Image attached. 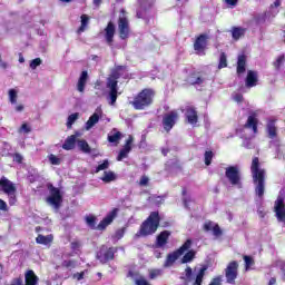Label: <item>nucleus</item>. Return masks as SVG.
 I'll return each mask as SVG.
<instances>
[{
	"mask_svg": "<svg viewBox=\"0 0 285 285\" xmlns=\"http://www.w3.org/2000/svg\"><path fill=\"white\" fill-rule=\"evenodd\" d=\"M279 6H282V2L279 0H276L272 6H271V10H272V14L273 17H275V14H277V9L275 8H279Z\"/></svg>",
	"mask_w": 285,
	"mask_h": 285,
	"instance_id": "nucleus-48",
	"label": "nucleus"
},
{
	"mask_svg": "<svg viewBox=\"0 0 285 285\" xmlns=\"http://www.w3.org/2000/svg\"><path fill=\"white\" fill-rule=\"evenodd\" d=\"M49 196L47 197V204L51 206L55 210L61 208L63 202V196H61V190L52 185H48Z\"/></svg>",
	"mask_w": 285,
	"mask_h": 285,
	"instance_id": "nucleus-9",
	"label": "nucleus"
},
{
	"mask_svg": "<svg viewBox=\"0 0 285 285\" xmlns=\"http://www.w3.org/2000/svg\"><path fill=\"white\" fill-rule=\"evenodd\" d=\"M277 266H278V268L281 271V279H283V282H285V263L279 261L277 263Z\"/></svg>",
	"mask_w": 285,
	"mask_h": 285,
	"instance_id": "nucleus-47",
	"label": "nucleus"
},
{
	"mask_svg": "<svg viewBox=\"0 0 285 285\" xmlns=\"http://www.w3.org/2000/svg\"><path fill=\"white\" fill-rule=\"evenodd\" d=\"M168 237H170V232H168V230L161 232L157 236V240H156L157 247L164 248V246H166V244H168Z\"/></svg>",
	"mask_w": 285,
	"mask_h": 285,
	"instance_id": "nucleus-24",
	"label": "nucleus"
},
{
	"mask_svg": "<svg viewBox=\"0 0 285 285\" xmlns=\"http://www.w3.org/2000/svg\"><path fill=\"white\" fill-rule=\"evenodd\" d=\"M116 253V247H108L106 245H102L96 253V259H98L100 264H108V262H112V259H115Z\"/></svg>",
	"mask_w": 285,
	"mask_h": 285,
	"instance_id": "nucleus-10",
	"label": "nucleus"
},
{
	"mask_svg": "<svg viewBox=\"0 0 285 285\" xmlns=\"http://www.w3.org/2000/svg\"><path fill=\"white\" fill-rule=\"evenodd\" d=\"M32 129L30 128V126H28V124H22V126L19 129V132H26V135H28V132H31Z\"/></svg>",
	"mask_w": 285,
	"mask_h": 285,
	"instance_id": "nucleus-50",
	"label": "nucleus"
},
{
	"mask_svg": "<svg viewBox=\"0 0 285 285\" xmlns=\"http://www.w3.org/2000/svg\"><path fill=\"white\" fill-rule=\"evenodd\" d=\"M189 83H191L193 86H195V85L199 86V85L204 83V78H202L199 76H191L189 78Z\"/></svg>",
	"mask_w": 285,
	"mask_h": 285,
	"instance_id": "nucleus-39",
	"label": "nucleus"
},
{
	"mask_svg": "<svg viewBox=\"0 0 285 285\" xmlns=\"http://www.w3.org/2000/svg\"><path fill=\"white\" fill-rule=\"evenodd\" d=\"M282 63H284V56H279L275 62V67L277 69L282 68Z\"/></svg>",
	"mask_w": 285,
	"mask_h": 285,
	"instance_id": "nucleus-55",
	"label": "nucleus"
},
{
	"mask_svg": "<svg viewBox=\"0 0 285 285\" xmlns=\"http://www.w3.org/2000/svg\"><path fill=\"white\" fill-rule=\"evenodd\" d=\"M12 285H23V281H21V278H17Z\"/></svg>",
	"mask_w": 285,
	"mask_h": 285,
	"instance_id": "nucleus-64",
	"label": "nucleus"
},
{
	"mask_svg": "<svg viewBox=\"0 0 285 285\" xmlns=\"http://www.w3.org/2000/svg\"><path fill=\"white\" fill-rule=\"evenodd\" d=\"M228 66L227 60H226V53H220L219 57V63H218V68L219 70H222V68H226Z\"/></svg>",
	"mask_w": 285,
	"mask_h": 285,
	"instance_id": "nucleus-41",
	"label": "nucleus"
},
{
	"mask_svg": "<svg viewBox=\"0 0 285 285\" xmlns=\"http://www.w3.org/2000/svg\"><path fill=\"white\" fill-rule=\"evenodd\" d=\"M245 33H246V29H244V28L234 27L232 29V37H233V39H235V41L242 39V37H244Z\"/></svg>",
	"mask_w": 285,
	"mask_h": 285,
	"instance_id": "nucleus-31",
	"label": "nucleus"
},
{
	"mask_svg": "<svg viewBox=\"0 0 285 285\" xmlns=\"http://www.w3.org/2000/svg\"><path fill=\"white\" fill-rule=\"evenodd\" d=\"M114 38H115V23L109 22L105 29V39L108 46H112Z\"/></svg>",
	"mask_w": 285,
	"mask_h": 285,
	"instance_id": "nucleus-21",
	"label": "nucleus"
},
{
	"mask_svg": "<svg viewBox=\"0 0 285 285\" xmlns=\"http://www.w3.org/2000/svg\"><path fill=\"white\" fill-rule=\"evenodd\" d=\"M266 132L269 139H277V126L275 125V120L267 121Z\"/></svg>",
	"mask_w": 285,
	"mask_h": 285,
	"instance_id": "nucleus-22",
	"label": "nucleus"
},
{
	"mask_svg": "<svg viewBox=\"0 0 285 285\" xmlns=\"http://www.w3.org/2000/svg\"><path fill=\"white\" fill-rule=\"evenodd\" d=\"M49 161L52 166L61 165V158L57 157L55 154L49 155Z\"/></svg>",
	"mask_w": 285,
	"mask_h": 285,
	"instance_id": "nucleus-40",
	"label": "nucleus"
},
{
	"mask_svg": "<svg viewBox=\"0 0 285 285\" xmlns=\"http://www.w3.org/2000/svg\"><path fill=\"white\" fill-rule=\"evenodd\" d=\"M8 97L10 104L14 106V104H17V99H19V91H17V89H9Z\"/></svg>",
	"mask_w": 285,
	"mask_h": 285,
	"instance_id": "nucleus-33",
	"label": "nucleus"
},
{
	"mask_svg": "<svg viewBox=\"0 0 285 285\" xmlns=\"http://www.w3.org/2000/svg\"><path fill=\"white\" fill-rule=\"evenodd\" d=\"M164 275V269H150L149 277L151 279H157V277H161Z\"/></svg>",
	"mask_w": 285,
	"mask_h": 285,
	"instance_id": "nucleus-38",
	"label": "nucleus"
},
{
	"mask_svg": "<svg viewBox=\"0 0 285 285\" xmlns=\"http://www.w3.org/2000/svg\"><path fill=\"white\" fill-rule=\"evenodd\" d=\"M237 1H239V0H225V3H226L229 8H235V6H237Z\"/></svg>",
	"mask_w": 285,
	"mask_h": 285,
	"instance_id": "nucleus-60",
	"label": "nucleus"
},
{
	"mask_svg": "<svg viewBox=\"0 0 285 285\" xmlns=\"http://www.w3.org/2000/svg\"><path fill=\"white\" fill-rule=\"evenodd\" d=\"M208 285H222V276L213 278Z\"/></svg>",
	"mask_w": 285,
	"mask_h": 285,
	"instance_id": "nucleus-53",
	"label": "nucleus"
},
{
	"mask_svg": "<svg viewBox=\"0 0 285 285\" xmlns=\"http://www.w3.org/2000/svg\"><path fill=\"white\" fill-rule=\"evenodd\" d=\"M274 212L276 214V219L285 224V204L284 198L278 197L274 205Z\"/></svg>",
	"mask_w": 285,
	"mask_h": 285,
	"instance_id": "nucleus-15",
	"label": "nucleus"
},
{
	"mask_svg": "<svg viewBox=\"0 0 285 285\" xmlns=\"http://www.w3.org/2000/svg\"><path fill=\"white\" fill-rule=\"evenodd\" d=\"M183 202H184V206L185 208H188V196L186 195V188H183Z\"/></svg>",
	"mask_w": 285,
	"mask_h": 285,
	"instance_id": "nucleus-51",
	"label": "nucleus"
},
{
	"mask_svg": "<svg viewBox=\"0 0 285 285\" xmlns=\"http://www.w3.org/2000/svg\"><path fill=\"white\" fill-rule=\"evenodd\" d=\"M41 63H43V60H41V58H36V59L31 60V62H30L31 70H37V68H39V66H41Z\"/></svg>",
	"mask_w": 285,
	"mask_h": 285,
	"instance_id": "nucleus-43",
	"label": "nucleus"
},
{
	"mask_svg": "<svg viewBox=\"0 0 285 285\" xmlns=\"http://www.w3.org/2000/svg\"><path fill=\"white\" fill-rule=\"evenodd\" d=\"M213 228H215L214 223H212V222L205 223V225H204L205 230H213Z\"/></svg>",
	"mask_w": 285,
	"mask_h": 285,
	"instance_id": "nucleus-59",
	"label": "nucleus"
},
{
	"mask_svg": "<svg viewBox=\"0 0 285 285\" xmlns=\"http://www.w3.org/2000/svg\"><path fill=\"white\" fill-rule=\"evenodd\" d=\"M246 72V56L239 55L237 59V75H244Z\"/></svg>",
	"mask_w": 285,
	"mask_h": 285,
	"instance_id": "nucleus-28",
	"label": "nucleus"
},
{
	"mask_svg": "<svg viewBox=\"0 0 285 285\" xmlns=\"http://www.w3.org/2000/svg\"><path fill=\"white\" fill-rule=\"evenodd\" d=\"M212 161H213V151H206L205 153V165L210 166Z\"/></svg>",
	"mask_w": 285,
	"mask_h": 285,
	"instance_id": "nucleus-49",
	"label": "nucleus"
},
{
	"mask_svg": "<svg viewBox=\"0 0 285 285\" xmlns=\"http://www.w3.org/2000/svg\"><path fill=\"white\" fill-rule=\"evenodd\" d=\"M148 181H150L148 176H141L140 181H139V186H148Z\"/></svg>",
	"mask_w": 285,
	"mask_h": 285,
	"instance_id": "nucleus-52",
	"label": "nucleus"
},
{
	"mask_svg": "<svg viewBox=\"0 0 285 285\" xmlns=\"http://www.w3.org/2000/svg\"><path fill=\"white\" fill-rule=\"evenodd\" d=\"M239 268V264L236 261L230 262L226 269L225 276L227 279V284H235V279H237V269Z\"/></svg>",
	"mask_w": 285,
	"mask_h": 285,
	"instance_id": "nucleus-12",
	"label": "nucleus"
},
{
	"mask_svg": "<svg viewBox=\"0 0 285 285\" xmlns=\"http://www.w3.org/2000/svg\"><path fill=\"white\" fill-rule=\"evenodd\" d=\"M177 119H179V115L177 111H170L168 114H165L163 118V126L166 130V132H170L173 130V127L175 124H177Z\"/></svg>",
	"mask_w": 285,
	"mask_h": 285,
	"instance_id": "nucleus-13",
	"label": "nucleus"
},
{
	"mask_svg": "<svg viewBox=\"0 0 285 285\" xmlns=\"http://www.w3.org/2000/svg\"><path fill=\"white\" fill-rule=\"evenodd\" d=\"M132 141H134L132 136H129L128 139L126 140L124 148L120 150L117 157V161H122V159H126V157H128V155L130 154V150H132V147H131Z\"/></svg>",
	"mask_w": 285,
	"mask_h": 285,
	"instance_id": "nucleus-18",
	"label": "nucleus"
},
{
	"mask_svg": "<svg viewBox=\"0 0 285 285\" xmlns=\"http://www.w3.org/2000/svg\"><path fill=\"white\" fill-rule=\"evenodd\" d=\"M24 106L23 105H17L16 107H14V110H16V112H23V110H24Z\"/></svg>",
	"mask_w": 285,
	"mask_h": 285,
	"instance_id": "nucleus-63",
	"label": "nucleus"
},
{
	"mask_svg": "<svg viewBox=\"0 0 285 285\" xmlns=\"http://www.w3.org/2000/svg\"><path fill=\"white\" fill-rule=\"evenodd\" d=\"M77 137H79V134L69 136L62 145L63 150H75V146L78 141Z\"/></svg>",
	"mask_w": 285,
	"mask_h": 285,
	"instance_id": "nucleus-23",
	"label": "nucleus"
},
{
	"mask_svg": "<svg viewBox=\"0 0 285 285\" xmlns=\"http://www.w3.org/2000/svg\"><path fill=\"white\" fill-rule=\"evenodd\" d=\"M244 262H245L246 271H248V268H250V266L255 265V261L250 256H244Z\"/></svg>",
	"mask_w": 285,
	"mask_h": 285,
	"instance_id": "nucleus-45",
	"label": "nucleus"
},
{
	"mask_svg": "<svg viewBox=\"0 0 285 285\" xmlns=\"http://www.w3.org/2000/svg\"><path fill=\"white\" fill-rule=\"evenodd\" d=\"M254 86H257V72L249 70L246 77V87L254 88Z\"/></svg>",
	"mask_w": 285,
	"mask_h": 285,
	"instance_id": "nucleus-27",
	"label": "nucleus"
},
{
	"mask_svg": "<svg viewBox=\"0 0 285 285\" xmlns=\"http://www.w3.org/2000/svg\"><path fill=\"white\" fill-rule=\"evenodd\" d=\"M87 82H88V71H82L77 83L78 92H83L86 90Z\"/></svg>",
	"mask_w": 285,
	"mask_h": 285,
	"instance_id": "nucleus-26",
	"label": "nucleus"
},
{
	"mask_svg": "<svg viewBox=\"0 0 285 285\" xmlns=\"http://www.w3.org/2000/svg\"><path fill=\"white\" fill-rule=\"evenodd\" d=\"M252 177L255 184V193L257 197H264V190L266 188V170L259 167V158L255 157L252 161Z\"/></svg>",
	"mask_w": 285,
	"mask_h": 285,
	"instance_id": "nucleus-1",
	"label": "nucleus"
},
{
	"mask_svg": "<svg viewBox=\"0 0 285 285\" xmlns=\"http://www.w3.org/2000/svg\"><path fill=\"white\" fill-rule=\"evenodd\" d=\"M257 117L255 115H250L247 118V121L244 126V130H248L252 129L253 130V137H255V135H257Z\"/></svg>",
	"mask_w": 285,
	"mask_h": 285,
	"instance_id": "nucleus-20",
	"label": "nucleus"
},
{
	"mask_svg": "<svg viewBox=\"0 0 285 285\" xmlns=\"http://www.w3.org/2000/svg\"><path fill=\"white\" fill-rule=\"evenodd\" d=\"M24 282H26V285H37L39 284V277L35 274V271L29 269L24 274Z\"/></svg>",
	"mask_w": 285,
	"mask_h": 285,
	"instance_id": "nucleus-25",
	"label": "nucleus"
},
{
	"mask_svg": "<svg viewBox=\"0 0 285 285\" xmlns=\"http://www.w3.org/2000/svg\"><path fill=\"white\" fill-rule=\"evenodd\" d=\"M77 119H79V112H75L68 116L67 118V128L70 130V128H72V125L75 124V121H77Z\"/></svg>",
	"mask_w": 285,
	"mask_h": 285,
	"instance_id": "nucleus-36",
	"label": "nucleus"
},
{
	"mask_svg": "<svg viewBox=\"0 0 285 285\" xmlns=\"http://www.w3.org/2000/svg\"><path fill=\"white\" fill-rule=\"evenodd\" d=\"M121 70H124V67H117L111 71V75L107 79V89H108L107 99L110 106H115V104H117V97L119 95L117 79L121 77Z\"/></svg>",
	"mask_w": 285,
	"mask_h": 285,
	"instance_id": "nucleus-2",
	"label": "nucleus"
},
{
	"mask_svg": "<svg viewBox=\"0 0 285 285\" xmlns=\"http://www.w3.org/2000/svg\"><path fill=\"white\" fill-rule=\"evenodd\" d=\"M13 161L21 164L23 161V156H21V154H14Z\"/></svg>",
	"mask_w": 285,
	"mask_h": 285,
	"instance_id": "nucleus-57",
	"label": "nucleus"
},
{
	"mask_svg": "<svg viewBox=\"0 0 285 285\" xmlns=\"http://www.w3.org/2000/svg\"><path fill=\"white\" fill-rule=\"evenodd\" d=\"M52 239H55V237L52 236V234L47 235V236L39 234V235L37 236V238H36V242H37L38 244H41L42 246H48V245L52 244Z\"/></svg>",
	"mask_w": 285,
	"mask_h": 285,
	"instance_id": "nucleus-29",
	"label": "nucleus"
},
{
	"mask_svg": "<svg viewBox=\"0 0 285 285\" xmlns=\"http://www.w3.org/2000/svg\"><path fill=\"white\" fill-rule=\"evenodd\" d=\"M118 32L120 39H128L130 37V22L126 18V10H121V16L118 19Z\"/></svg>",
	"mask_w": 285,
	"mask_h": 285,
	"instance_id": "nucleus-11",
	"label": "nucleus"
},
{
	"mask_svg": "<svg viewBox=\"0 0 285 285\" xmlns=\"http://www.w3.org/2000/svg\"><path fill=\"white\" fill-rule=\"evenodd\" d=\"M183 112H185L186 120L190 126H197V121H199V116L197 115V109L193 106H187Z\"/></svg>",
	"mask_w": 285,
	"mask_h": 285,
	"instance_id": "nucleus-16",
	"label": "nucleus"
},
{
	"mask_svg": "<svg viewBox=\"0 0 285 285\" xmlns=\"http://www.w3.org/2000/svg\"><path fill=\"white\" fill-rule=\"evenodd\" d=\"M126 234V228H120L116 232V237L118 239H121V237H124V235Z\"/></svg>",
	"mask_w": 285,
	"mask_h": 285,
	"instance_id": "nucleus-56",
	"label": "nucleus"
},
{
	"mask_svg": "<svg viewBox=\"0 0 285 285\" xmlns=\"http://www.w3.org/2000/svg\"><path fill=\"white\" fill-rule=\"evenodd\" d=\"M117 213H119V209L115 208L112 209L97 226V230H105L106 227L110 226L112 222L115 220V217H117Z\"/></svg>",
	"mask_w": 285,
	"mask_h": 285,
	"instance_id": "nucleus-17",
	"label": "nucleus"
},
{
	"mask_svg": "<svg viewBox=\"0 0 285 285\" xmlns=\"http://www.w3.org/2000/svg\"><path fill=\"white\" fill-rule=\"evenodd\" d=\"M96 219L95 216H88L86 218V222H87V226H89V228H97L96 226Z\"/></svg>",
	"mask_w": 285,
	"mask_h": 285,
	"instance_id": "nucleus-46",
	"label": "nucleus"
},
{
	"mask_svg": "<svg viewBox=\"0 0 285 285\" xmlns=\"http://www.w3.org/2000/svg\"><path fill=\"white\" fill-rule=\"evenodd\" d=\"M62 266L65 268H77V261H72V259L63 261Z\"/></svg>",
	"mask_w": 285,
	"mask_h": 285,
	"instance_id": "nucleus-44",
	"label": "nucleus"
},
{
	"mask_svg": "<svg viewBox=\"0 0 285 285\" xmlns=\"http://www.w3.org/2000/svg\"><path fill=\"white\" fill-rule=\"evenodd\" d=\"M108 168H110V163L108 160H104L102 164L97 166L96 173H101V170H108Z\"/></svg>",
	"mask_w": 285,
	"mask_h": 285,
	"instance_id": "nucleus-42",
	"label": "nucleus"
},
{
	"mask_svg": "<svg viewBox=\"0 0 285 285\" xmlns=\"http://www.w3.org/2000/svg\"><path fill=\"white\" fill-rule=\"evenodd\" d=\"M207 41H208V36L200 35L194 43V50H196L198 55L199 52H204V50H206Z\"/></svg>",
	"mask_w": 285,
	"mask_h": 285,
	"instance_id": "nucleus-19",
	"label": "nucleus"
},
{
	"mask_svg": "<svg viewBox=\"0 0 285 285\" xmlns=\"http://www.w3.org/2000/svg\"><path fill=\"white\" fill-rule=\"evenodd\" d=\"M101 181L105 184H110L111 181H115L117 179V175L115 171L108 170L104 171V175L100 177Z\"/></svg>",
	"mask_w": 285,
	"mask_h": 285,
	"instance_id": "nucleus-30",
	"label": "nucleus"
},
{
	"mask_svg": "<svg viewBox=\"0 0 285 285\" xmlns=\"http://www.w3.org/2000/svg\"><path fill=\"white\" fill-rule=\"evenodd\" d=\"M153 97H155L153 89H144L137 95L131 105L135 110H145V108H148L153 104Z\"/></svg>",
	"mask_w": 285,
	"mask_h": 285,
	"instance_id": "nucleus-4",
	"label": "nucleus"
},
{
	"mask_svg": "<svg viewBox=\"0 0 285 285\" xmlns=\"http://www.w3.org/2000/svg\"><path fill=\"white\" fill-rule=\"evenodd\" d=\"M0 210L8 212V204L3 199H0Z\"/></svg>",
	"mask_w": 285,
	"mask_h": 285,
	"instance_id": "nucleus-58",
	"label": "nucleus"
},
{
	"mask_svg": "<svg viewBox=\"0 0 285 285\" xmlns=\"http://www.w3.org/2000/svg\"><path fill=\"white\" fill-rule=\"evenodd\" d=\"M88 21H90V18L87 14L81 16V26L78 29V33L81 35V32L86 31V27L88 26Z\"/></svg>",
	"mask_w": 285,
	"mask_h": 285,
	"instance_id": "nucleus-37",
	"label": "nucleus"
},
{
	"mask_svg": "<svg viewBox=\"0 0 285 285\" xmlns=\"http://www.w3.org/2000/svg\"><path fill=\"white\" fill-rule=\"evenodd\" d=\"M101 115H104V110H101V107H98L85 124V130H92V128L99 124Z\"/></svg>",
	"mask_w": 285,
	"mask_h": 285,
	"instance_id": "nucleus-14",
	"label": "nucleus"
},
{
	"mask_svg": "<svg viewBox=\"0 0 285 285\" xmlns=\"http://www.w3.org/2000/svg\"><path fill=\"white\" fill-rule=\"evenodd\" d=\"M85 273H76L73 274V279H77L78 282H81V279L83 278Z\"/></svg>",
	"mask_w": 285,
	"mask_h": 285,
	"instance_id": "nucleus-62",
	"label": "nucleus"
},
{
	"mask_svg": "<svg viewBox=\"0 0 285 285\" xmlns=\"http://www.w3.org/2000/svg\"><path fill=\"white\" fill-rule=\"evenodd\" d=\"M121 139V132L119 131H111L109 135H108V141L109 144H117V141H119Z\"/></svg>",
	"mask_w": 285,
	"mask_h": 285,
	"instance_id": "nucleus-34",
	"label": "nucleus"
},
{
	"mask_svg": "<svg viewBox=\"0 0 285 285\" xmlns=\"http://www.w3.org/2000/svg\"><path fill=\"white\" fill-rule=\"evenodd\" d=\"M225 177L232 186H235V188L242 189L244 187L242 184V170H239V166L226 167Z\"/></svg>",
	"mask_w": 285,
	"mask_h": 285,
	"instance_id": "nucleus-6",
	"label": "nucleus"
},
{
	"mask_svg": "<svg viewBox=\"0 0 285 285\" xmlns=\"http://www.w3.org/2000/svg\"><path fill=\"white\" fill-rule=\"evenodd\" d=\"M190 246H193V240L187 239L178 249L169 253L163 265L164 268H173V266H175V262H177L186 250H190Z\"/></svg>",
	"mask_w": 285,
	"mask_h": 285,
	"instance_id": "nucleus-5",
	"label": "nucleus"
},
{
	"mask_svg": "<svg viewBox=\"0 0 285 285\" xmlns=\"http://www.w3.org/2000/svg\"><path fill=\"white\" fill-rule=\"evenodd\" d=\"M212 230L215 237H219V235H222V229L219 228V225H215Z\"/></svg>",
	"mask_w": 285,
	"mask_h": 285,
	"instance_id": "nucleus-54",
	"label": "nucleus"
},
{
	"mask_svg": "<svg viewBox=\"0 0 285 285\" xmlns=\"http://www.w3.org/2000/svg\"><path fill=\"white\" fill-rule=\"evenodd\" d=\"M193 259H195V252H194V250H189V252H187V253L183 256L180 263H181V264H189V262H193Z\"/></svg>",
	"mask_w": 285,
	"mask_h": 285,
	"instance_id": "nucleus-35",
	"label": "nucleus"
},
{
	"mask_svg": "<svg viewBox=\"0 0 285 285\" xmlns=\"http://www.w3.org/2000/svg\"><path fill=\"white\" fill-rule=\"evenodd\" d=\"M206 271H208V267L204 266L200 268H195L193 273V268L187 267L185 269V279L186 282H194L193 285H202L204 282V275H206Z\"/></svg>",
	"mask_w": 285,
	"mask_h": 285,
	"instance_id": "nucleus-8",
	"label": "nucleus"
},
{
	"mask_svg": "<svg viewBox=\"0 0 285 285\" xmlns=\"http://www.w3.org/2000/svg\"><path fill=\"white\" fill-rule=\"evenodd\" d=\"M243 100H244V96L242 94L234 95V101H237V104H240V101Z\"/></svg>",
	"mask_w": 285,
	"mask_h": 285,
	"instance_id": "nucleus-61",
	"label": "nucleus"
},
{
	"mask_svg": "<svg viewBox=\"0 0 285 285\" xmlns=\"http://www.w3.org/2000/svg\"><path fill=\"white\" fill-rule=\"evenodd\" d=\"M0 188L4 195H8L10 206H14L17 204V187L14 186V183L2 177L0 179Z\"/></svg>",
	"mask_w": 285,
	"mask_h": 285,
	"instance_id": "nucleus-7",
	"label": "nucleus"
},
{
	"mask_svg": "<svg viewBox=\"0 0 285 285\" xmlns=\"http://www.w3.org/2000/svg\"><path fill=\"white\" fill-rule=\"evenodd\" d=\"M159 228V213L153 212L149 217L141 224L136 237H148L155 235Z\"/></svg>",
	"mask_w": 285,
	"mask_h": 285,
	"instance_id": "nucleus-3",
	"label": "nucleus"
},
{
	"mask_svg": "<svg viewBox=\"0 0 285 285\" xmlns=\"http://www.w3.org/2000/svg\"><path fill=\"white\" fill-rule=\"evenodd\" d=\"M77 146L81 153H85L86 155H89L90 153V145H88V141L83 139H78L77 140Z\"/></svg>",
	"mask_w": 285,
	"mask_h": 285,
	"instance_id": "nucleus-32",
	"label": "nucleus"
}]
</instances>
